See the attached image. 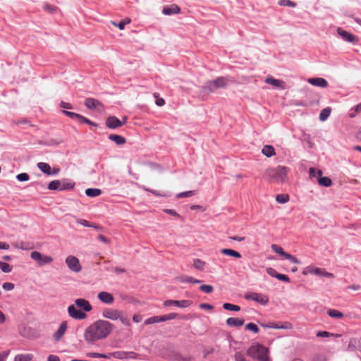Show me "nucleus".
Masks as SVG:
<instances>
[{"label": "nucleus", "instance_id": "5fc2aeb1", "mask_svg": "<svg viewBox=\"0 0 361 361\" xmlns=\"http://www.w3.org/2000/svg\"><path fill=\"white\" fill-rule=\"evenodd\" d=\"M267 273L272 277L276 278L277 274H279L274 269L271 267H269L267 269Z\"/></svg>", "mask_w": 361, "mask_h": 361}, {"label": "nucleus", "instance_id": "b1692460", "mask_svg": "<svg viewBox=\"0 0 361 361\" xmlns=\"http://www.w3.org/2000/svg\"><path fill=\"white\" fill-rule=\"evenodd\" d=\"M265 82L267 83V84H270V85H271L273 86L279 87V88H281L282 90H284L285 87H286V85H285V82L283 81L275 79V78H274L272 77L267 78L266 80H265Z\"/></svg>", "mask_w": 361, "mask_h": 361}, {"label": "nucleus", "instance_id": "ea45409f", "mask_svg": "<svg viewBox=\"0 0 361 361\" xmlns=\"http://www.w3.org/2000/svg\"><path fill=\"white\" fill-rule=\"evenodd\" d=\"M61 180H52L49 183L48 188L49 190H60Z\"/></svg>", "mask_w": 361, "mask_h": 361}, {"label": "nucleus", "instance_id": "603ef678", "mask_svg": "<svg viewBox=\"0 0 361 361\" xmlns=\"http://www.w3.org/2000/svg\"><path fill=\"white\" fill-rule=\"evenodd\" d=\"M276 279L287 283L290 281V279L288 278V276L282 274H278L276 276Z\"/></svg>", "mask_w": 361, "mask_h": 361}, {"label": "nucleus", "instance_id": "c756f323", "mask_svg": "<svg viewBox=\"0 0 361 361\" xmlns=\"http://www.w3.org/2000/svg\"><path fill=\"white\" fill-rule=\"evenodd\" d=\"M85 194L90 197H97L102 194V190L98 188H88L85 190Z\"/></svg>", "mask_w": 361, "mask_h": 361}, {"label": "nucleus", "instance_id": "58836bf2", "mask_svg": "<svg viewBox=\"0 0 361 361\" xmlns=\"http://www.w3.org/2000/svg\"><path fill=\"white\" fill-rule=\"evenodd\" d=\"M205 262L200 259H195L193 260V266L198 270H203Z\"/></svg>", "mask_w": 361, "mask_h": 361}, {"label": "nucleus", "instance_id": "e2e57ef3", "mask_svg": "<svg viewBox=\"0 0 361 361\" xmlns=\"http://www.w3.org/2000/svg\"><path fill=\"white\" fill-rule=\"evenodd\" d=\"M200 307L201 309H204V310H212L213 309V306L212 305H209V304H207V303H202L200 305Z\"/></svg>", "mask_w": 361, "mask_h": 361}, {"label": "nucleus", "instance_id": "cd10ccee", "mask_svg": "<svg viewBox=\"0 0 361 361\" xmlns=\"http://www.w3.org/2000/svg\"><path fill=\"white\" fill-rule=\"evenodd\" d=\"M262 153L267 157H271L276 154L274 147L269 145H267L263 147Z\"/></svg>", "mask_w": 361, "mask_h": 361}, {"label": "nucleus", "instance_id": "2eb2a0df", "mask_svg": "<svg viewBox=\"0 0 361 361\" xmlns=\"http://www.w3.org/2000/svg\"><path fill=\"white\" fill-rule=\"evenodd\" d=\"M74 305L84 312H90L92 310V307L90 302L83 298H78L74 301Z\"/></svg>", "mask_w": 361, "mask_h": 361}, {"label": "nucleus", "instance_id": "a878e982", "mask_svg": "<svg viewBox=\"0 0 361 361\" xmlns=\"http://www.w3.org/2000/svg\"><path fill=\"white\" fill-rule=\"evenodd\" d=\"M109 139L114 142L118 145H124L126 142V140L121 135L116 134H111L109 135Z\"/></svg>", "mask_w": 361, "mask_h": 361}, {"label": "nucleus", "instance_id": "5701e85b", "mask_svg": "<svg viewBox=\"0 0 361 361\" xmlns=\"http://www.w3.org/2000/svg\"><path fill=\"white\" fill-rule=\"evenodd\" d=\"M266 327L269 328V329H292L293 326H292L291 323H290L288 322H285L281 324L274 323V322L269 323V324H267V326H266Z\"/></svg>", "mask_w": 361, "mask_h": 361}, {"label": "nucleus", "instance_id": "69168bd1", "mask_svg": "<svg viewBox=\"0 0 361 361\" xmlns=\"http://www.w3.org/2000/svg\"><path fill=\"white\" fill-rule=\"evenodd\" d=\"M166 315H167V318L169 319V320H172V319H176L178 317V314L175 312H171Z\"/></svg>", "mask_w": 361, "mask_h": 361}, {"label": "nucleus", "instance_id": "a18cd8bd", "mask_svg": "<svg viewBox=\"0 0 361 361\" xmlns=\"http://www.w3.org/2000/svg\"><path fill=\"white\" fill-rule=\"evenodd\" d=\"M200 290L205 293H211L214 290V288L211 285H202Z\"/></svg>", "mask_w": 361, "mask_h": 361}, {"label": "nucleus", "instance_id": "c03bdc74", "mask_svg": "<svg viewBox=\"0 0 361 361\" xmlns=\"http://www.w3.org/2000/svg\"><path fill=\"white\" fill-rule=\"evenodd\" d=\"M159 316H154L150 318H148L145 321V324L149 325L155 323H159Z\"/></svg>", "mask_w": 361, "mask_h": 361}, {"label": "nucleus", "instance_id": "423d86ee", "mask_svg": "<svg viewBox=\"0 0 361 361\" xmlns=\"http://www.w3.org/2000/svg\"><path fill=\"white\" fill-rule=\"evenodd\" d=\"M31 258L35 260L39 266L51 264L54 259L51 256L43 255L37 251H33L30 254Z\"/></svg>", "mask_w": 361, "mask_h": 361}, {"label": "nucleus", "instance_id": "13d9d810", "mask_svg": "<svg viewBox=\"0 0 361 361\" xmlns=\"http://www.w3.org/2000/svg\"><path fill=\"white\" fill-rule=\"evenodd\" d=\"M319 169H316L315 168H310V171H309V173H310V176L311 178H317L318 179V175L317 173V171H318Z\"/></svg>", "mask_w": 361, "mask_h": 361}, {"label": "nucleus", "instance_id": "7ed1b4c3", "mask_svg": "<svg viewBox=\"0 0 361 361\" xmlns=\"http://www.w3.org/2000/svg\"><path fill=\"white\" fill-rule=\"evenodd\" d=\"M269 353V349L259 343L252 344L247 350L249 357L259 361H270Z\"/></svg>", "mask_w": 361, "mask_h": 361}, {"label": "nucleus", "instance_id": "338daca9", "mask_svg": "<svg viewBox=\"0 0 361 361\" xmlns=\"http://www.w3.org/2000/svg\"><path fill=\"white\" fill-rule=\"evenodd\" d=\"M8 352H2L0 353V361H6Z\"/></svg>", "mask_w": 361, "mask_h": 361}, {"label": "nucleus", "instance_id": "6e6552de", "mask_svg": "<svg viewBox=\"0 0 361 361\" xmlns=\"http://www.w3.org/2000/svg\"><path fill=\"white\" fill-rule=\"evenodd\" d=\"M65 262L68 269L72 271L78 273L82 270V266L76 257L69 255L66 258Z\"/></svg>", "mask_w": 361, "mask_h": 361}, {"label": "nucleus", "instance_id": "412c9836", "mask_svg": "<svg viewBox=\"0 0 361 361\" xmlns=\"http://www.w3.org/2000/svg\"><path fill=\"white\" fill-rule=\"evenodd\" d=\"M307 82L314 85L325 88L328 86V82L322 78H311L307 80Z\"/></svg>", "mask_w": 361, "mask_h": 361}, {"label": "nucleus", "instance_id": "2f4dec72", "mask_svg": "<svg viewBox=\"0 0 361 361\" xmlns=\"http://www.w3.org/2000/svg\"><path fill=\"white\" fill-rule=\"evenodd\" d=\"M38 168L44 173L50 175L51 174L50 166L44 162H39L37 164Z\"/></svg>", "mask_w": 361, "mask_h": 361}, {"label": "nucleus", "instance_id": "9d476101", "mask_svg": "<svg viewBox=\"0 0 361 361\" xmlns=\"http://www.w3.org/2000/svg\"><path fill=\"white\" fill-rule=\"evenodd\" d=\"M245 298L248 300H253L259 302L261 305H266L269 302V298L267 295L261 293L248 292L245 295Z\"/></svg>", "mask_w": 361, "mask_h": 361}, {"label": "nucleus", "instance_id": "864d4df0", "mask_svg": "<svg viewBox=\"0 0 361 361\" xmlns=\"http://www.w3.org/2000/svg\"><path fill=\"white\" fill-rule=\"evenodd\" d=\"M3 288L6 290H11L14 288V284L10 282L3 283Z\"/></svg>", "mask_w": 361, "mask_h": 361}, {"label": "nucleus", "instance_id": "ddd939ff", "mask_svg": "<svg viewBox=\"0 0 361 361\" xmlns=\"http://www.w3.org/2000/svg\"><path fill=\"white\" fill-rule=\"evenodd\" d=\"M337 32L339 36H341L342 39L346 42L353 44H357L358 42V38L355 35L343 30L341 27L337 29Z\"/></svg>", "mask_w": 361, "mask_h": 361}, {"label": "nucleus", "instance_id": "37998d69", "mask_svg": "<svg viewBox=\"0 0 361 361\" xmlns=\"http://www.w3.org/2000/svg\"><path fill=\"white\" fill-rule=\"evenodd\" d=\"M245 329L251 331L255 334L258 333L259 329L258 326L254 323H249L245 326Z\"/></svg>", "mask_w": 361, "mask_h": 361}, {"label": "nucleus", "instance_id": "4d7b16f0", "mask_svg": "<svg viewBox=\"0 0 361 361\" xmlns=\"http://www.w3.org/2000/svg\"><path fill=\"white\" fill-rule=\"evenodd\" d=\"M346 289L357 291V290H361V286L359 285V284H353V285L348 286L346 288Z\"/></svg>", "mask_w": 361, "mask_h": 361}, {"label": "nucleus", "instance_id": "1a4fd4ad", "mask_svg": "<svg viewBox=\"0 0 361 361\" xmlns=\"http://www.w3.org/2000/svg\"><path fill=\"white\" fill-rule=\"evenodd\" d=\"M271 247L274 252L278 253L281 256L283 257L285 259L290 261L292 263L300 264V261L299 259H298L293 255L284 252L283 249L281 246L276 244H272Z\"/></svg>", "mask_w": 361, "mask_h": 361}, {"label": "nucleus", "instance_id": "0eeeda50", "mask_svg": "<svg viewBox=\"0 0 361 361\" xmlns=\"http://www.w3.org/2000/svg\"><path fill=\"white\" fill-rule=\"evenodd\" d=\"M302 274L304 275H307L309 274H315V275L322 276L328 277V278H334V277L333 274L326 271L324 269L313 267H307L304 269Z\"/></svg>", "mask_w": 361, "mask_h": 361}, {"label": "nucleus", "instance_id": "6ab92c4d", "mask_svg": "<svg viewBox=\"0 0 361 361\" xmlns=\"http://www.w3.org/2000/svg\"><path fill=\"white\" fill-rule=\"evenodd\" d=\"M67 322H63L58 330L54 334L53 337L56 341H59L65 334L67 330Z\"/></svg>", "mask_w": 361, "mask_h": 361}, {"label": "nucleus", "instance_id": "a19ab883", "mask_svg": "<svg viewBox=\"0 0 361 361\" xmlns=\"http://www.w3.org/2000/svg\"><path fill=\"white\" fill-rule=\"evenodd\" d=\"M184 283H200L202 281L199 279H195L192 276H185L181 280Z\"/></svg>", "mask_w": 361, "mask_h": 361}, {"label": "nucleus", "instance_id": "bb28decb", "mask_svg": "<svg viewBox=\"0 0 361 361\" xmlns=\"http://www.w3.org/2000/svg\"><path fill=\"white\" fill-rule=\"evenodd\" d=\"M221 252L224 255L231 256L238 259L241 258L242 257L240 252L232 249L224 248L221 250Z\"/></svg>", "mask_w": 361, "mask_h": 361}, {"label": "nucleus", "instance_id": "4be33fe9", "mask_svg": "<svg viewBox=\"0 0 361 361\" xmlns=\"http://www.w3.org/2000/svg\"><path fill=\"white\" fill-rule=\"evenodd\" d=\"M180 12V7L176 4L164 6L162 10V13L165 15L176 14L179 13Z\"/></svg>", "mask_w": 361, "mask_h": 361}, {"label": "nucleus", "instance_id": "6e6d98bb", "mask_svg": "<svg viewBox=\"0 0 361 361\" xmlns=\"http://www.w3.org/2000/svg\"><path fill=\"white\" fill-rule=\"evenodd\" d=\"M77 222L87 227L93 226L92 223H90L89 221L85 219H77Z\"/></svg>", "mask_w": 361, "mask_h": 361}, {"label": "nucleus", "instance_id": "3c124183", "mask_svg": "<svg viewBox=\"0 0 361 361\" xmlns=\"http://www.w3.org/2000/svg\"><path fill=\"white\" fill-rule=\"evenodd\" d=\"M87 356L90 357H103V358H109V355L106 354H101L98 353H90L87 354Z\"/></svg>", "mask_w": 361, "mask_h": 361}, {"label": "nucleus", "instance_id": "09e8293b", "mask_svg": "<svg viewBox=\"0 0 361 361\" xmlns=\"http://www.w3.org/2000/svg\"><path fill=\"white\" fill-rule=\"evenodd\" d=\"M194 194H195V191L189 190V191L183 192L177 194L176 197L177 198L188 197L192 196Z\"/></svg>", "mask_w": 361, "mask_h": 361}, {"label": "nucleus", "instance_id": "4468645a", "mask_svg": "<svg viewBox=\"0 0 361 361\" xmlns=\"http://www.w3.org/2000/svg\"><path fill=\"white\" fill-rule=\"evenodd\" d=\"M192 302L189 300H165L163 303L164 306L167 307L170 305H176L181 308H185L190 307L192 305Z\"/></svg>", "mask_w": 361, "mask_h": 361}, {"label": "nucleus", "instance_id": "0e129e2a", "mask_svg": "<svg viewBox=\"0 0 361 361\" xmlns=\"http://www.w3.org/2000/svg\"><path fill=\"white\" fill-rule=\"evenodd\" d=\"M60 106H61V107H62L63 109H73V106L70 103H66L64 102H61Z\"/></svg>", "mask_w": 361, "mask_h": 361}, {"label": "nucleus", "instance_id": "f704fd0d", "mask_svg": "<svg viewBox=\"0 0 361 361\" xmlns=\"http://www.w3.org/2000/svg\"><path fill=\"white\" fill-rule=\"evenodd\" d=\"M331 114V109L327 107L322 110L319 114V119L322 121L327 119Z\"/></svg>", "mask_w": 361, "mask_h": 361}, {"label": "nucleus", "instance_id": "72a5a7b5", "mask_svg": "<svg viewBox=\"0 0 361 361\" xmlns=\"http://www.w3.org/2000/svg\"><path fill=\"white\" fill-rule=\"evenodd\" d=\"M223 307H224V309H225L226 310L235 311V312H238L240 310V306L233 305L231 303H227V302H226L223 305Z\"/></svg>", "mask_w": 361, "mask_h": 361}, {"label": "nucleus", "instance_id": "bf43d9fd", "mask_svg": "<svg viewBox=\"0 0 361 361\" xmlns=\"http://www.w3.org/2000/svg\"><path fill=\"white\" fill-rule=\"evenodd\" d=\"M80 123H87L89 125H91V126H96V124L94 123H93L92 121H91L90 120H89L88 118L84 117L82 116L80 120Z\"/></svg>", "mask_w": 361, "mask_h": 361}, {"label": "nucleus", "instance_id": "e433bc0d", "mask_svg": "<svg viewBox=\"0 0 361 361\" xmlns=\"http://www.w3.org/2000/svg\"><path fill=\"white\" fill-rule=\"evenodd\" d=\"M62 112L66 115L67 116L70 117L72 119H77L79 122H80V120L82 117V115L79 114H77V113H74V112H71V111H62Z\"/></svg>", "mask_w": 361, "mask_h": 361}, {"label": "nucleus", "instance_id": "f3484780", "mask_svg": "<svg viewBox=\"0 0 361 361\" xmlns=\"http://www.w3.org/2000/svg\"><path fill=\"white\" fill-rule=\"evenodd\" d=\"M106 126L111 129H114L123 126V122L116 116H109L106 120Z\"/></svg>", "mask_w": 361, "mask_h": 361}, {"label": "nucleus", "instance_id": "c9c22d12", "mask_svg": "<svg viewBox=\"0 0 361 361\" xmlns=\"http://www.w3.org/2000/svg\"><path fill=\"white\" fill-rule=\"evenodd\" d=\"M327 313L332 318H342L343 317V314L336 310H329Z\"/></svg>", "mask_w": 361, "mask_h": 361}, {"label": "nucleus", "instance_id": "aec40b11", "mask_svg": "<svg viewBox=\"0 0 361 361\" xmlns=\"http://www.w3.org/2000/svg\"><path fill=\"white\" fill-rule=\"evenodd\" d=\"M318 175L317 182L318 184L321 186L324 187H330L332 185V180L329 177H323L322 170H318L317 171Z\"/></svg>", "mask_w": 361, "mask_h": 361}, {"label": "nucleus", "instance_id": "f8f14e48", "mask_svg": "<svg viewBox=\"0 0 361 361\" xmlns=\"http://www.w3.org/2000/svg\"><path fill=\"white\" fill-rule=\"evenodd\" d=\"M85 105L90 109H97L99 111L104 110V105L101 102L93 98H87L85 100Z\"/></svg>", "mask_w": 361, "mask_h": 361}, {"label": "nucleus", "instance_id": "79ce46f5", "mask_svg": "<svg viewBox=\"0 0 361 361\" xmlns=\"http://www.w3.org/2000/svg\"><path fill=\"white\" fill-rule=\"evenodd\" d=\"M279 4L283 6L295 7L296 3L291 1L290 0H280Z\"/></svg>", "mask_w": 361, "mask_h": 361}, {"label": "nucleus", "instance_id": "473e14b6", "mask_svg": "<svg viewBox=\"0 0 361 361\" xmlns=\"http://www.w3.org/2000/svg\"><path fill=\"white\" fill-rule=\"evenodd\" d=\"M276 201L281 204L286 203L289 201V195L287 194L277 195L276 197Z\"/></svg>", "mask_w": 361, "mask_h": 361}, {"label": "nucleus", "instance_id": "9b49d317", "mask_svg": "<svg viewBox=\"0 0 361 361\" xmlns=\"http://www.w3.org/2000/svg\"><path fill=\"white\" fill-rule=\"evenodd\" d=\"M68 313L71 318L75 319L82 320L87 317V314L82 312L80 309L78 310V307H77L74 304L71 305L68 307Z\"/></svg>", "mask_w": 361, "mask_h": 361}, {"label": "nucleus", "instance_id": "20e7f679", "mask_svg": "<svg viewBox=\"0 0 361 361\" xmlns=\"http://www.w3.org/2000/svg\"><path fill=\"white\" fill-rule=\"evenodd\" d=\"M102 317L105 319H111L113 321L119 319L121 323L126 326L130 325V322L128 317L123 314L122 311L112 308H105L102 311Z\"/></svg>", "mask_w": 361, "mask_h": 361}, {"label": "nucleus", "instance_id": "393cba45", "mask_svg": "<svg viewBox=\"0 0 361 361\" xmlns=\"http://www.w3.org/2000/svg\"><path fill=\"white\" fill-rule=\"evenodd\" d=\"M226 324L231 327H240L244 324V319L240 318L230 317L226 319Z\"/></svg>", "mask_w": 361, "mask_h": 361}, {"label": "nucleus", "instance_id": "f03ea898", "mask_svg": "<svg viewBox=\"0 0 361 361\" xmlns=\"http://www.w3.org/2000/svg\"><path fill=\"white\" fill-rule=\"evenodd\" d=\"M289 169L283 166L269 168L265 171V176L270 182L283 183L287 178Z\"/></svg>", "mask_w": 361, "mask_h": 361}, {"label": "nucleus", "instance_id": "c85d7f7f", "mask_svg": "<svg viewBox=\"0 0 361 361\" xmlns=\"http://www.w3.org/2000/svg\"><path fill=\"white\" fill-rule=\"evenodd\" d=\"M75 183L66 180H61L60 184V190H71L74 188Z\"/></svg>", "mask_w": 361, "mask_h": 361}, {"label": "nucleus", "instance_id": "052dcab7", "mask_svg": "<svg viewBox=\"0 0 361 361\" xmlns=\"http://www.w3.org/2000/svg\"><path fill=\"white\" fill-rule=\"evenodd\" d=\"M164 212L166 213V214H169L171 216H176V217H178L179 218L180 217V215L173 209H164Z\"/></svg>", "mask_w": 361, "mask_h": 361}, {"label": "nucleus", "instance_id": "8fccbe9b", "mask_svg": "<svg viewBox=\"0 0 361 361\" xmlns=\"http://www.w3.org/2000/svg\"><path fill=\"white\" fill-rule=\"evenodd\" d=\"M44 9L50 13H54L57 11V7L48 4L44 6Z\"/></svg>", "mask_w": 361, "mask_h": 361}, {"label": "nucleus", "instance_id": "a211bd4d", "mask_svg": "<svg viewBox=\"0 0 361 361\" xmlns=\"http://www.w3.org/2000/svg\"><path fill=\"white\" fill-rule=\"evenodd\" d=\"M97 298L101 302L105 304H112L114 301L113 295L106 291L99 293Z\"/></svg>", "mask_w": 361, "mask_h": 361}, {"label": "nucleus", "instance_id": "f257e3e1", "mask_svg": "<svg viewBox=\"0 0 361 361\" xmlns=\"http://www.w3.org/2000/svg\"><path fill=\"white\" fill-rule=\"evenodd\" d=\"M114 325L106 320L99 319L85 331L84 338L88 343L106 338L113 331Z\"/></svg>", "mask_w": 361, "mask_h": 361}, {"label": "nucleus", "instance_id": "7c9ffc66", "mask_svg": "<svg viewBox=\"0 0 361 361\" xmlns=\"http://www.w3.org/2000/svg\"><path fill=\"white\" fill-rule=\"evenodd\" d=\"M32 358V354H20L15 357L14 361H31Z\"/></svg>", "mask_w": 361, "mask_h": 361}, {"label": "nucleus", "instance_id": "774afa93", "mask_svg": "<svg viewBox=\"0 0 361 361\" xmlns=\"http://www.w3.org/2000/svg\"><path fill=\"white\" fill-rule=\"evenodd\" d=\"M48 361H60V359L57 355H50L48 357Z\"/></svg>", "mask_w": 361, "mask_h": 361}, {"label": "nucleus", "instance_id": "49530a36", "mask_svg": "<svg viewBox=\"0 0 361 361\" xmlns=\"http://www.w3.org/2000/svg\"><path fill=\"white\" fill-rule=\"evenodd\" d=\"M0 269L4 273H9L12 271V267L6 262H2L0 267Z\"/></svg>", "mask_w": 361, "mask_h": 361}, {"label": "nucleus", "instance_id": "de8ad7c7", "mask_svg": "<svg viewBox=\"0 0 361 361\" xmlns=\"http://www.w3.org/2000/svg\"><path fill=\"white\" fill-rule=\"evenodd\" d=\"M16 178L18 181H27L30 179V176L27 173H22L17 175Z\"/></svg>", "mask_w": 361, "mask_h": 361}, {"label": "nucleus", "instance_id": "39448f33", "mask_svg": "<svg viewBox=\"0 0 361 361\" xmlns=\"http://www.w3.org/2000/svg\"><path fill=\"white\" fill-rule=\"evenodd\" d=\"M227 85V80L224 77H219L214 80H209L205 82L202 89L207 93L213 92L219 88L225 87Z\"/></svg>", "mask_w": 361, "mask_h": 361}, {"label": "nucleus", "instance_id": "4c0bfd02", "mask_svg": "<svg viewBox=\"0 0 361 361\" xmlns=\"http://www.w3.org/2000/svg\"><path fill=\"white\" fill-rule=\"evenodd\" d=\"M317 337H324V338L330 337V336L338 337V336H340V335L334 334H332V333H330V332L326 331H319L317 333Z\"/></svg>", "mask_w": 361, "mask_h": 361}, {"label": "nucleus", "instance_id": "680f3d73", "mask_svg": "<svg viewBox=\"0 0 361 361\" xmlns=\"http://www.w3.org/2000/svg\"><path fill=\"white\" fill-rule=\"evenodd\" d=\"M235 359L236 361H245L244 356L240 353L235 354Z\"/></svg>", "mask_w": 361, "mask_h": 361}, {"label": "nucleus", "instance_id": "dca6fc26", "mask_svg": "<svg viewBox=\"0 0 361 361\" xmlns=\"http://www.w3.org/2000/svg\"><path fill=\"white\" fill-rule=\"evenodd\" d=\"M109 357L111 356L117 358V359H128V358H135V353L133 352H126V351H116L110 353Z\"/></svg>", "mask_w": 361, "mask_h": 361}]
</instances>
